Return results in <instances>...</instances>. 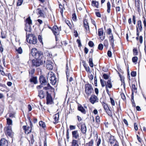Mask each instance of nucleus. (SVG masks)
Listing matches in <instances>:
<instances>
[{
  "label": "nucleus",
  "instance_id": "nucleus-1",
  "mask_svg": "<svg viewBox=\"0 0 146 146\" xmlns=\"http://www.w3.org/2000/svg\"><path fill=\"white\" fill-rule=\"evenodd\" d=\"M48 80H50V83L52 85H54L56 82V78L55 74L52 72H48L46 76Z\"/></svg>",
  "mask_w": 146,
  "mask_h": 146
},
{
  "label": "nucleus",
  "instance_id": "nucleus-2",
  "mask_svg": "<svg viewBox=\"0 0 146 146\" xmlns=\"http://www.w3.org/2000/svg\"><path fill=\"white\" fill-rule=\"evenodd\" d=\"M31 54L36 59L42 58V53L40 51H38L35 48H33L31 50Z\"/></svg>",
  "mask_w": 146,
  "mask_h": 146
},
{
  "label": "nucleus",
  "instance_id": "nucleus-3",
  "mask_svg": "<svg viewBox=\"0 0 146 146\" xmlns=\"http://www.w3.org/2000/svg\"><path fill=\"white\" fill-rule=\"evenodd\" d=\"M26 33V40L27 42H29L30 43L33 44H36L37 42L36 38L33 35L28 34L27 35Z\"/></svg>",
  "mask_w": 146,
  "mask_h": 146
},
{
  "label": "nucleus",
  "instance_id": "nucleus-4",
  "mask_svg": "<svg viewBox=\"0 0 146 146\" xmlns=\"http://www.w3.org/2000/svg\"><path fill=\"white\" fill-rule=\"evenodd\" d=\"M32 25V21L30 17L27 18L26 21L25 28V30L27 33L30 32L31 30V25Z\"/></svg>",
  "mask_w": 146,
  "mask_h": 146
},
{
  "label": "nucleus",
  "instance_id": "nucleus-5",
  "mask_svg": "<svg viewBox=\"0 0 146 146\" xmlns=\"http://www.w3.org/2000/svg\"><path fill=\"white\" fill-rule=\"evenodd\" d=\"M93 92L94 90L91 85L87 84L85 85V92L87 95H90Z\"/></svg>",
  "mask_w": 146,
  "mask_h": 146
},
{
  "label": "nucleus",
  "instance_id": "nucleus-6",
  "mask_svg": "<svg viewBox=\"0 0 146 146\" xmlns=\"http://www.w3.org/2000/svg\"><path fill=\"white\" fill-rule=\"evenodd\" d=\"M137 35L139 36V31H142V27L141 24V22L140 20L138 21L137 22V24L136 26Z\"/></svg>",
  "mask_w": 146,
  "mask_h": 146
},
{
  "label": "nucleus",
  "instance_id": "nucleus-7",
  "mask_svg": "<svg viewBox=\"0 0 146 146\" xmlns=\"http://www.w3.org/2000/svg\"><path fill=\"white\" fill-rule=\"evenodd\" d=\"M39 81L41 85L37 86V88H41L43 87V86L47 84V81L45 78L42 76H40L39 78Z\"/></svg>",
  "mask_w": 146,
  "mask_h": 146
},
{
  "label": "nucleus",
  "instance_id": "nucleus-8",
  "mask_svg": "<svg viewBox=\"0 0 146 146\" xmlns=\"http://www.w3.org/2000/svg\"><path fill=\"white\" fill-rule=\"evenodd\" d=\"M47 96L46 97V104H51L53 103V100L51 95L49 94L48 91L46 92Z\"/></svg>",
  "mask_w": 146,
  "mask_h": 146
},
{
  "label": "nucleus",
  "instance_id": "nucleus-9",
  "mask_svg": "<svg viewBox=\"0 0 146 146\" xmlns=\"http://www.w3.org/2000/svg\"><path fill=\"white\" fill-rule=\"evenodd\" d=\"M89 100L91 103L92 104H94L95 103L98 102V99L96 96L94 95H92L90 97Z\"/></svg>",
  "mask_w": 146,
  "mask_h": 146
},
{
  "label": "nucleus",
  "instance_id": "nucleus-10",
  "mask_svg": "<svg viewBox=\"0 0 146 146\" xmlns=\"http://www.w3.org/2000/svg\"><path fill=\"white\" fill-rule=\"evenodd\" d=\"M7 124L4 129V131L7 135L9 136V118H7Z\"/></svg>",
  "mask_w": 146,
  "mask_h": 146
},
{
  "label": "nucleus",
  "instance_id": "nucleus-11",
  "mask_svg": "<svg viewBox=\"0 0 146 146\" xmlns=\"http://www.w3.org/2000/svg\"><path fill=\"white\" fill-rule=\"evenodd\" d=\"M53 64L50 60H47L46 63L47 68L49 70H51L53 68Z\"/></svg>",
  "mask_w": 146,
  "mask_h": 146
},
{
  "label": "nucleus",
  "instance_id": "nucleus-12",
  "mask_svg": "<svg viewBox=\"0 0 146 146\" xmlns=\"http://www.w3.org/2000/svg\"><path fill=\"white\" fill-rule=\"evenodd\" d=\"M8 141L4 138L1 139L0 141V146H8Z\"/></svg>",
  "mask_w": 146,
  "mask_h": 146
},
{
  "label": "nucleus",
  "instance_id": "nucleus-13",
  "mask_svg": "<svg viewBox=\"0 0 146 146\" xmlns=\"http://www.w3.org/2000/svg\"><path fill=\"white\" fill-rule=\"evenodd\" d=\"M52 31L55 36L58 35L59 33V30L56 26H54L53 27Z\"/></svg>",
  "mask_w": 146,
  "mask_h": 146
},
{
  "label": "nucleus",
  "instance_id": "nucleus-14",
  "mask_svg": "<svg viewBox=\"0 0 146 146\" xmlns=\"http://www.w3.org/2000/svg\"><path fill=\"white\" fill-rule=\"evenodd\" d=\"M41 58L36 59V62L34 64V65L36 66H38L43 64V60H41Z\"/></svg>",
  "mask_w": 146,
  "mask_h": 146
},
{
  "label": "nucleus",
  "instance_id": "nucleus-15",
  "mask_svg": "<svg viewBox=\"0 0 146 146\" xmlns=\"http://www.w3.org/2000/svg\"><path fill=\"white\" fill-rule=\"evenodd\" d=\"M72 137L75 139H78L79 137V135L78 130H75L72 132Z\"/></svg>",
  "mask_w": 146,
  "mask_h": 146
},
{
  "label": "nucleus",
  "instance_id": "nucleus-16",
  "mask_svg": "<svg viewBox=\"0 0 146 146\" xmlns=\"http://www.w3.org/2000/svg\"><path fill=\"white\" fill-rule=\"evenodd\" d=\"M118 133L119 136V137L121 138V137L123 138V136L125 134V132L124 129L123 128H121L117 131Z\"/></svg>",
  "mask_w": 146,
  "mask_h": 146
},
{
  "label": "nucleus",
  "instance_id": "nucleus-17",
  "mask_svg": "<svg viewBox=\"0 0 146 146\" xmlns=\"http://www.w3.org/2000/svg\"><path fill=\"white\" fill-rule=\"evenodd\" d=\"M103 30L102 29H99L98 31V35L100 36V39L103 40L104 38V37H102V36H103Z\"/></svg>",
  "mask_w": 146,
  "mask_h": 146
},
{
  "label": "nucleus",
  "instance_id": "nucleus-18",
  "mask_svg": "<svg viewBox=\"0 0 146 146\" xmlns=\"http://www.w3.org/2000/svg\"><path fill=\"white\" fill-rule=\"evenodd\" d=\"M81 130L83 133H85L86 131V127L85 124H83L81 125Z\"/></svg>",
  "mask_w": 146,
  "mask_h": 146
},
{
  "label": "nucleus",
  "instance_id": "nucleus-19",
  "mask_svg": "<svg viewBox=\"0 0 146 146\" xmlns=\"http://www.w3.org/2000/svg\"><path fill=\"white\" fill-rule=\"evenodd\" d=\"M13 125V122L10 119V125ZM11 126H10V137H11V138L13 137V136L14 135V133L12 132L11 129ZM12 140H13V138L12 139Z\"/></svg>",
  "mask_w": 146,
  "mask_h": 146
},
{
  "label": "nucleus",
  "instance_id": "nucleus-20",
  "mask_svg": "<svg viewBox=\"0 0 146 146\" xmlns=\"http://www.w3.org/2000/svg\"><path fill=\"white\" fill-rule=\"evenodd\" d=\"M84 25L87 31H89V28L88 23L86 19L84 20Z\"/></svg>",
  "mask_w": 146,
  "mask_h": 146
},
{
  "label": "nucleus",
  "instance_id": "nucleus-21",
  "mask_svg": "<svg viewBox=\"0 0 146 146\" xmlns=\"http://www.w3.org/2000/svg\"><path fill=\"white\" fill-rule=\"evenodd\" d=\"M23 129L25 131L26 133L28 134L31 131V129L29 127H27L26 126H23Z\"/></svg>",
  "mask_w": 146,
  "mask_h": 146
},
{
  "label": "nucleus",
  "instance_id": "nucleus-22",
  "mask_svg": "<svg viewBox=\"0 0 146 146\" xmlns=\"http://www.w3.org/2000/svg\"><path fill=\"white\" fill-rule=\"evenodd\" d=\"M109 39L110 41L112 47H113L114 46V39L112 34H111V35L110 36Z\"/></svg>",
  "mask_w": 146,
  "mask_h": 146
},
{
  "label": "nucleus",
  "instance_id": "nucleus-23",
  "mask_svg": "<svg viewBox=\"0 0 146 146\" xmlns=\"http://www.w3.org/2000/svg\"><path fill=\"white\" fill-rule=\"evenodd\" d=\"M106 84V88H111L112 87V83L110 80H108Z\"/></svg>",
  "mask_w": 146,
  "mask_h": 146
},
{
  "label": "nucleus",
  "instance_id": "nucleus-24",
  "mask_svg": "<svg viewBox=\"0 0 146 146\" xmlns=\"http://www.w3.org/2000/svg\"><path fill=\"white\" fill-rule=\"evenodd\" d=\"M109 142L111 144L116 142L113 136H111L109 139Z\"/></svg>",
  "mask_w": 146,
  "mask_h": 146
},
{
  "label": "nucleus",
  "instance_id": "nucleus-25",
  "mask_svg": "<svg viewBox=\"0 0 146 146\" xmlns=\"http://www.w3.org/2000/svg\"><path fill=\"white\" fill-rule=\"evenodd\" d=\"M38 96L40 98H42L44 97V94L42 90H40L38 92Z\"/></svg>",
  "mask_w": 146,
  "mask_h": 146
},
{
  "label": "nucleus",
  "instance_id": "nucleus-26",
  "mask_svg": "<svg viewBox=\"0 0 146 146\" xmlns=\"http://www.w3.org/2000/svg\"><path fill=\"white\" fill-rule=\"evenodd\" d=\"M78 110L81 111L82 113L85 114L86 111L84 108L81 106H78Z\"/></svg>",
  "mask_w": 146,
  "mask_h": 146
},
{
  "label": "nucleus",
  "instance_id": "nucleus-27",
  "mask_svg": "<svg viewBox=\"0 0 146 146\" xmlns=\"http://www.w3.org/2000/svg\"><path fill=\"white\" fill-rule=\"evenodd\" d=\"M53 118L55 121V123L57 122L59 119V114L58 113L56 114L53 116Z\"/></svg>",
  "mask_w": 146,
  "mask_h": 146
},
{
  "label": "nucleus",
  "instance_id": "nucleus-28",
  "mask_svg": "<svg viewBox=\"0 0 146 146\" xmlns=\"http://www.w3.org/2000/svg\"><path fill=\"white\" fill-rule=\"evenodd\" d=\"M30 81L33 82L35 84H36L37 83V78L36 77H33L30 79Z\"/></svg>",
  "mask_w": 146,
  "mask_h": 146
},
{
  "label": "nucleus",
  "instance_id": "nucleus-29",
  "mask_svg": "<svg viewBox=\"0 0 146 146\" xmlns=\"http://www.w3.org/2000/svg\"><path fill=\"white\" fill-rule=\"evenodd\" d=\"M43 87V89L45 90H50L52 89V87L50 86V84L49 83L47 84L46 86Z\"/></svg>",
  "mask_w": 146,
  "mask_h": 146
},
{
  "label": "nucleus",
  "instance_id": "nucleus-30",
  "mask_svg": "<svg viewBox=\"0 0 146 146\" xmlns=\"http://www.w3.org/2000/svg\"><path fill=\"white\" fill-rule=\"evenodd\" d=\"M72 146H79L76 140L73 139L72 142Z\"/></svg>",
  "mask_w": 146,
  "mask_h": 146
},
{
  "label": "nucleus",
  "instance_id": "nucleus-31",
  "mask_svg": "<svg viewBox=\"0 0 146 146\" xmlns=\"http://www.w3.org/2000/svg\"><path fill=\"white\" fill-rule=\"evenodd\" d=\"M132 95H133V92H137V88L136 87V86L134 84H132Z\"/></svg>",
  "mask_w": 146,
  "mask_h": 146
},
{
  "label": "nucleus",
  "instance_id": "nucleus-32",
  "mask_svg": "<svg viewBox=\"0 0 146 146\" xmlns=\"http://www.w3.org/2000/svg\"><path fill=\"white\" fill-rule=\"evenodd\" d=\"M92 4L93 6H95L97 8L98 7V2L96 1H92Z\"/></svg>",
  "mask_w": 146,
  "mask_h": 146
},
{
  "label": "nucleus",
  "instance_id": "nucleus-33",
  "mask_svg": "<svg viewBox=\"0 0 146 146\" xmlns=\"http://www.w3.org/2000/svg\"><path fill=\"white\" fill-rule=\"evenodd\" d=\"M135 5L137 8H139L140 7V3L139 0H135Z\"/></svg>",
  "mask_w": 146,
  "mask_h": 146
},
{
  "label": "nucleus",
  "instance_id": "nucleus-34",
  "mask_svg": "<svg viewBox=\"0 0 146 146\" xmlns=\"http://www.w3.org/2000/svg\"><path fill=\"white\" fill-rule=\"evenodd\" d=\"M39 125L40 126L42 127V128H44L46 126L45 123L42 121H40L39 122Z\"/></svg>",
  "mask_w": 146,
  "mask_h": 146
},
{
  "label": "nucleus",
  "instance_id": "nucleus-35",
  "mask_svg": "<svg viewBox=\"0 0 146 146\" xmlns=\"http://www.w3.org/2000/svg\"><path fill=\"white\" fill-rule=\"evenodd\" d=\"M93 141L92 140L90 141L88 143H87L85 146H93Z\"/></svg>",
  "mask_w": 146,
  "mask_h": 146
},
{
  "label": "nucleus",
  "instance_id": "nucleus-36",
  "mask_svg": "<svg viewBox=\"0 0 146 146\" xmlns=\"http://www.w3.org/2000/svg\"><path fill=\"white\" fill-rule=\"evenodd\" d=\"M138 60V58L137 56H134L132 58V62L136 64L137 63Z\"/></svg>",
  "mask_w": 146,
  "mask_h": 146
},
{
  "label": "nucleus",
  "instance_id": "nucleus-37",
  "mask_svg": "<svg viewBox=\"0 0 146 146\" xmlns=\"http://www.w3.org/2000/svg\"><path fill=\"white\" fill-rule=\"evenodd\" d=\"M89 65L91 67H92L93 66V63L92 62V59L91 58H90L89 59Z\"/></svg>",
  "mask_w": 146,
  "mask_h": 146
},
{
  "label": "nucleus",
  "instance_id": "nucleus-38",
  "mask_svg": "<svg viewBox=\"0 0 146 146\" xmlns=\"http://www.w3.org/2000/svg\"><path fill=\"white\" fill-rule=\"evenodd\" d=\"M16 50L19 54H21L23 52V50L21 47H19L18 49H16Z\"/></svg>",
  "mask_w": 146,
  "mask_h": 146
},
{
  "label": "nucleus",
  "instance_id": "nucleus-39",
  "mask_svg": "<svg viewBox=\"0 0 146 146\" xmlns=\"http://www.w3.org/2000/svg\"><path fill=\"white\" fill-rule=\"evenodd\" d=\"M106 112L108 114L109 116H112V113L111 111L110 110L109 108H108V109L106 110Z\"/></svg>",
  "mask_w": 146,
  "mask_h": 146
},
{
  "label": "nucleus",
  "instance_id": "nucleus-40",
  "mask_svg": "<svg viewBox=\"0 0 146 146\" xmlns=\"http://www.w3.org/2000/svg\"><path fill=\"white\" fill-rule=\"evenodd\" d=\"M23 0H18L17 2V6H19L21 5L23 2Z\"/></svg>",
  "mask_w": 146,
  "mask_h": 146
},
{
  "label": "nucleus",
  "instance_id": "nucleus-41",
  "mask_svg": "<svg viewBox=\"0 0 146 146\" xmlns=\"http://www.w3.org/2000/svg\"><path fill=\"white\" fill-rule=\"evenodd\" d=\"M96 121L97 123L98 124H99L100 122V117L99 116H97L96 117Z\"/></svg>",
  "mask_w": 146,
  "mask_h": 146
},
{
  "label": "nucleus",
  "instance_id": "nucleus-42",
  "mask_svg": "<svg viewBox=\"0 0 146 146\" xmlns=\"http://www.w3.org/2000/svg\"><path fill=\"white\" fill-rule=\"evenodd\" d=\"M133 52L134 55L136 56L138 55V52L137 49L135 48L133 49Z\"/></svg>",
  "mask_w": 146,
  "mask_h": 146
},
{
  "label": "nucleus",
  "instance_id": "nucleus-43",
  "mask_svg": "<svg viewBox=\"0 0 146 146\" xmlns=\"http://www.w3.org/2000/svg\"><path fill=\"white\" fill-rule=\"evenodd\" d=\"M109 43L108 41L107 40H105L104 41V44L105 46L108 47V45Z\"/></svg>",
  "mask_w": 146,
  "mask_h": 146
},
{
  "label": "nucleus",
  "instance_id": "nucleus-44",
  "mask_svg": "<svg viewBox=\"0 0 146 146\" xmlns=\"http://www.w3.org/2000/svg\"><path fill=\"white\" fill-rule=\"evenodd\" d=\"M72 20L74 21H76V17L75 13H74L72 14Z\"/></svg>",
  "mask_w": 146,
  "mask_h": 146
},
{
  "label": "nucleus",
  "instance_id": "nucleus-45",
  "mask_svg": "<svg viewBox=\"0 0 146 146\" xmlns=\"http://www.w3.org/2000/svg\"><path fill=\"white\" fill-rule=\"evenodd\" d=\"M103 45L102 44H99L98 47V48L99 50H102L103 49Z\"/></svg>",
  "mask_w": 146,
  "mask_h": 146
},
{
  "label": "nucleus",
  "instance_id": "nucleus-46",
  "mask_svg": "<svg viewBox=\"0 0 146 146\" xmlns=\"http://www.w3.org/2000/svg\"><path fill=\"white\" fill-rule=\"evenodd\" d=\"M96 142L97 146H99L101 142V140L100 138L96 140Z\"/></svg>",
  "mask_w": 146,
  "mask_h": 146
},
{
  "label": "nucleus",
  "instance_id": "nucleus-47",
  "mask_svg": "<svg viewBox=\"0 0 146 146\" xmlns=\"http://www.w3.org/2000/svg\"><path fill=\"white\" fill-rule=\"evenodd\" d=\"M38 13L40 16H43L44 14L43 13V11H42L40 10H38Z\"/></svg>",
  "mask_w": 146,
  "mask_h": 146
},
{
  "label": "nucleus",
  "instance_id": "nucleus-48",
  "mask_svg": "<svg viewBox=\"0 0 146 146\" xmlns=\"http://www.w3.org/2000/svg\"><path fill=\"white\" fill-rule=\"evenodd\" d=\"M103 77L104 79L107 80L109 76L107 74H104L103 75Z\"/></svg>",
  "mask_w": 146,
  "mask_h": 146
},
{
  "label": "nucleus",
  "instance_id": "nucleus-49",
  "mask_svg": "<svg viewBox=\"0 0 146 146\" xmlns=\"http://www.w3.org/2000/svg\"><path fill=\"white\" fill-rule=\"evenodd\" d=\"M66 138L67 141L68 142L69 137V132L68 129L67 130L66 132Z\"/></svg>",
  "mask_w": 146,
  "mask_h": 146
},
{
  "label": "nucleus",
  "instance_id": "nucleus-50",
  "mask_svg": "<svg viewBox=\"0 0 146 146\" xmlns=\"http://www.w3.org/2000/svg\"><path fill=\"white\" fill-rule=\"evenodd\" d=\"M111 29L109 28L107 30V33L108 34L110 35V36L111 35Z\"/></svg>",
  "mask_w": 146,
  "mask_h": 146
},
{
  "label": "nucleus",
  "instance_id": "nucleus-51",
  "mask_svg": "<svg viewBox=\"0 0 146 146\" xmlns=\"http://www.w3.org/2000/svg\"><path fill=\"white\" fill-rule=\"evenodd\" d=\"M35 70L34 69H32L29 71V74L30 75H33L35 72Z\"/></svg>",
  "mask_w": 146,
  "mask_h": 146
},
{
  "label": "nucleus",
  "instance_id": "nucleus-52",
  "mask_svg": "<svg viewBox=\"0 0 146 146\" xmlns=\"http://www.w3.org/2000/svg\"><path fill=\"white\" fill-rule=\"evenodd\" d=\"M76 128V127L75 126L72 125H70V130L75 129Z\"/></svg>",
  "mask_w": 146,
  "mask_h": 146
},
{
  "label": "nucleus",
  "instance_id": "nucleus-53",
  "mask_svg": "<svg viewBox=\"0 0 146 146\" xmlns=\"http://www.w3.org/2000/svg\"><path fill=\"white\" fill-rule=\"evenodd\" d=\"M100 82L102 87H104L105 86V84H106L104 82V81L102 79L100 80Z\"/></svg>",
  "mask_w": 146,
  "mask_h": 146
},
{
  "label": "nucleus",
  "instance_id": "nucleus-54",
  "mask_svg": "<svg viewBox=\"0 0 146 146\" xmlns=\"http://www.w3.org/2000/svg\"><path fill=\"white\" fill-rule=\"evenodd\" d=\"M136 72H135L133 71L131 72V74L132 76L135 77L136 75Z\"/></svg>",
  "mask_w": 146,
  "mask_h": 146
},
{
  "label": "nucleus",
  "instance_id": "nucleus-55",
  "mask_svg": "<svg viewBox=\"0 0 146 146\" xmlns=\"http://www.w3.org/2000/svg\"><path fill=\"white\" fill-rule=\"evenodd\" d=\"M94 43L92 41H90L88 43L90 47H92L94 45Z\"/></svg>",
  "mask_w": 146,
  "mask_h": 146
},
{
  "label": "nucleus",
  "instance_id": "nucleus-56",
  "mask_svg": "<svg viewBox=\"0 0 146 146\" xmlns=\"http://www.w3.org/2000/svg\"><path fill=\"white\" fill-rule=\"evenodd\" d=\"M143 36H140L139 37V41L140 44H142L143 42Z\"/></svg>",
  "mask_w": 146,
  "mask_h": 146
},
{
  "label": "nucleus",
  "instance_id": "nucleus-57",
  "mask_svg": "<svg viewBox=\"0 0 146 146\" xmlns=\"http://www.w3.org/2000/svg\"><path fill=\"white\" fill-rule=\"evenodd\" d=\"M76 42L78 44V46L80 47L82 46L80 40L79 39H77Z\"/></svg>",
  "mask_w": 146,
  "mask_h": 146
},
{
  "label": "nucleus",
  "instance_id": "nucleus-58",
  "mask_svg": "<svg viewBox=\"0 0 146 146\" xmlns=\"http://www.w3.org/2000/svg\"><path fill=\"white\" fill-rule=\"evenodd\" d=\"M108 55L109 57H111L112 56L111 52L109 50L108 52Z\"/></svg>",
  "mask_w": 146,
  "mask_h": 146
},
{
  "label": "nucleus",
  "instance_id": "nucleus-59",
  "mask_svg": "<svg viewBox=\"0 0 146 146\" xmlns=\"http://www.w3.org/2000/svg\"><path fill=\"white\" fill-rule=\"evenodd\" d=\"M121 98L123 100H125V95L123 93H121Z\"/></svg>",
  "mask_w": 146,
  "mask_h": 146
},
{
  "label": "nucleus",
  "instance_id": "nucleus-60",
  "mask_svg": "<svg viewBox=\"0 0 146 146\" xmlns=\"http://www.w3.org/2000/svg\"><path fill=\"white\" fill-rule=\"evenodd\" d=\"M104 109L105 110H107L109 108L108 106L106 104H104Z\"/></svg>",
  "mask_w": 146,
  "mask_h": 146
},
{
  "label": "nucleus",
  "instance_id": "nucleus-61",
  "mask_svg": "<svg viewBox=\"0 0 146 146\" xmlns=\"http://www.w3.org/2000/svg\"><path fill=\"white\" fill-rule=\"evenodd\" d=\"M61 43L62 45H64L65 46H66L67 44V43L66 42V41H62Z\"/></svg>",
  "mask_w": 146,
  "mask_h": 146
},
{
  "label": "nucleus",
  "instance_id": "nucleus-62",
  "mask_svg": "<svg viewBox=\"0 0 146 146\" xmlns=\"http://www.w3.org/2000/svg\"><path fill=\"white\" fill-rule=\"evenodd\" d=\"M6 35H5L2 32L1 33V37L3 38H5L6 37Z\"/></svg>",
  "mask_w": 146,
  "mask_h": 146
},
{
  "label": "nucleus",
  "instance_id": "nucleus-63",
  "mask_svg": "<svg viewBox=\"0 0 146 146\" xmlns=\"http://www.w3.org/2000/svg\"><path fill=\"white\" fill-rule=\"evenodd\" d=\"M110 100L111 102V104L113 106H114L115 105V102L114 100L112 98H110Z\"/></svg>",
  "mask_w": 146,
  "mask_h": 146
},
{
  "label": "nucleus",
  "instance_id": "nucleus-64",
  "mask_svg": "<svg viewBox=\"0 0 146 146\" xmlns=\"http://www.w3.org/2000/svg\"><path fill=\"white\" fill-rule=\"evenodd\" d=\"M89 77L90 80H92L93 79L94 76L92 74H91L89 75Z\"/></svg>",
  "mask_w": 146,
  "mask_h": 146
}]
</instances>
